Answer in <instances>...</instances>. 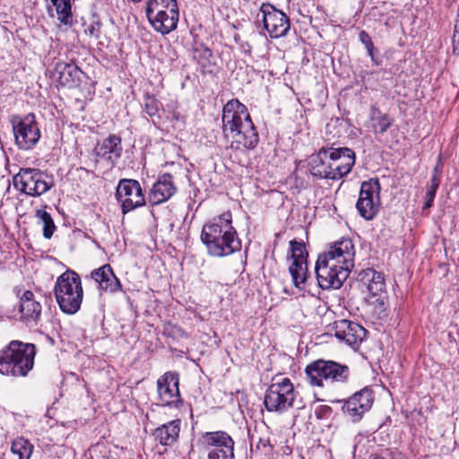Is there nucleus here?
Returning <instances> with one entry per match:
<instances>
[{
	"label": "nucleus",
	"mask_w": 459,
	"mask_h": 459,
	"mask_svg": "<svg viewBox=\"0 0 459 459\" xmlns=\"http://www.w3.org/2000/svg\"><path fill=\"white\" fill-rule=\"evenodd\" d=\"M55 71L60 85L68 88L79 85L82 71L76 65L59 62L56 65Z\"/></svg>",
	"instance_id": "22"
},
{
	"label": "nucleus",
	"mask_w": 459,
	"mask_h": 459,
	"mask_svg": "<svg viewBox=\"0 0 459 459\" xmlns=\"http://www.w3.org/2000/svg\"><path fill=\"white\" fill-rule=\"evenodd\" d=\"M200 446L204 449L234 450V441L224 431H212L204 433L199 439Z\"/></svg>",
	"instance_id": "21"
},
{
	"label": "nucleus",
	"mask_w": 459,
	"mask_h": 459,
	"mask_svg": "<svg viewBox=\"0 0 459 459\" xmlns=\"http://www.w3.org/2000/svg\"><path fill=\"white\" fill-rule=\"evenodd\" d=\"M177 192V186L173 177L169 173L159 176L153 184L150 194L149 202L152 205H158L171 198Z\"/></svg>",
	"instance_id": "19"
},
{
	"label": "nucleus",
	"mask_w": 459,
	"mask_h": 459,
	"mask_svg": "<svg viewBox=\"0 0 459 459\" xmlns=\"http://www.w3.org/2000/svg\"><path fill=\"white\" fill-rule=\"evenodd\" d=\"M131 1H132V2H134V3H140V2H142L143 0H131Z\"/></svg>",
	"instance_id": "45"
},
{
	"label": "nucleus",
	"mask_w": 459,
	"mask_h": 459,
	"mask_svg": "<svg viewBox=\"0 0 459 459\" xmlns=\"http://www.w3.org/2000/svg\"><path fill=\"white\" fill-rule=\"evenodd\" d=\"M51 12H52V8H50V7H49V8H48V13H50V15H51V16H54V14H53V13H51Z\"/></svg>",
	"instance_id": "44"
},
{
	"label": "nucleus",
	"mask_w": 459,
	"mask_h": 459,
	"mask_svg": "<svg viewBox=\"0 0 459 459\" xmlns=\"http://www.w3.org/2000/svg\"><path fill=\"white\" fill-rule=\"evenodd\" d=\"M446 266V264L445 263L440 264V267H441V268H442V267H444V268H445Z\"/></svg>",
	"instance_id": "46"
},
{
	"label": "nucleus",
	"mask_w": 459,
	"mask_h": 459,
	"mask_svg": "<svg viewBox=\"0 0 459 459\" xmlns=\"http://www.w3.org/2000/svg\"><path fill=\"white\" fill-rule=\"evenodd\" d=\"M352 260H316L315 271L322 289H339L348 278Z\"/></svg>",
	"instance_id": "9"
},
{
	"label": "nucleus",
	"mask_w": 459,
	"mask_h": 459,
	"mask_svg": "<svg viewBox=\"0 0 459 459\" xmlns=\"http://www.w3.org/2000/svg\"><path fill=\"white\" fill-rule=\"evenodd\" d=\"M33 445L26 438L18 437L12 442L11 452L18 459H30L33 453Z\"/></svg>",
	"instance_id": "30"
},
{
	"label": "nucleus",
	"mask_w": 459,
	"mask_h": 459,
	"mask_svg": "<svg viewBox=\"0 0 459 459\" xmlns=\"http://www.w3.org/2000/svg\"><path fill=\"white\" fill-rule=\"evenodd\" d=\"M91 277L99 288L106 292H115L120 289V283L108 264L92 271Z\"/></svg>",
	"instance_id": "23"
},
{
	"label": "nucleus",
	"mask_w": 459,
	"mask_h": 459,
	"mask_svg": "<svg viewBox=\"0 0 459 459\" xmlns=\"http://www.w3.org/2000/svg\"><path fill=\"white\" fill-rule=\"evenodd\" d=\"M57 20L64 25L73 22L71 0H50Z\"/></svg>",
	"instance_id": "29"
},
{
	"label": "nucleus",
	"mask_w": 459,
	"mask_h": 459,
	"mask_svg": "<svg viewBox=\"0 0 459 459\" xmlns=\"http://www.w3.org/2000/svg\"><path fill=\"white\" fill-rule=\"evenodd\" d=\"M373 403L374 393L372 389L365 387L351 396L345 402L342 409L353 422H357L370 410Z\"/></svg>",
	"instance_id": "16"
},
{
	"label": "nucleus",
	"mask_w": 459,
	"mask_h": 459,
	"mask_svg": "<svg viewBox=\"0 0 459 459\" xmlns=\"http://www.w3.org/2000/svg\"><path fill=\"white\" fill-rule=\"evenodd\" d=\"M297 392L290 378L278 377L273 379L266 390L264 404L268 411L283 413L293 406Z\"/></svg>",
	"instance_id": "8"
},
{
	"label": "nucleus",
	"mask_w": 459,
	"mask_h": 459,
	"mask_svg": "<svg viewBox=\"0 0 459 459\" xmlns=\"http://www.w3.org/2000/svg\"><path fill=\"white\" fill-rule=\"evenodd\" d=\"M201 239L214 256H226L241 251V242L232 226V214L230 211L205 222Z\"/></svg>",
	"instance_id": "2"
},
{
	"label": "nucleus",
	"mask_w": 459,
	"mask_h": 459,
	"mask_svg": "<svg viewBox=\"0 0 459 459\" xmlns=\"http://www.w3.org/2000/svg\"><path fill=\"white\" fill-rule=\"evenodd\" d=\"M36 347L31 343L12 341L0 351V374L26 377L33 368Z\"/></svg>",
	"instance_id": "4"
},
{
	"label": "nucleus",
	"mask_w": 459,
	"mask_h": 459,
	"mask_svg": "<svg viewBox=\"0 0 459 459\" xmlns=\"http://www.w3.org/2000/svg\"><path fill=\"white\" fill-rule=\"evenodd\" d=\"M204 53H205V55H207L208 56H212V51H211L209 48H205V49H204Z\"/></svg>",
	"instance_id": "42"
},
{
	"label": "nucleus",
	"mask_w": 459,
	"mask_h": 459,
	"mask_svg": "<svg viewBox=\"0 0 459 459\" xmlns=\"http://www.w3.org/2000/svg\"><path fill=\"white\" fill-rule=\"evenodd\" d=\"M441 169L438 166H436L433 171L432 177L437 176L438 179L441 180Z\"/></svg>",
	"instance_id": "39"
},
{
	"label": "nucleus",
	"mask_w": 459,
	"mask_h": 459,
	"mask_svg": "<svg viewBox=\"0 0 459 459\" xmlns=\"http://www.w3.org/2000/svg\"><path fill=\"white\" fill-rule=\"evenodd\" d=\"M354 255L355 250L352 241L350 238H342L330 247L327 254L324 255V257H322V255H319L317 258H335L342 256L343 258H351Z\"/></svg>",
	"instance_id": "27"
},
{
	"label": "nucleus",
	"mask_w": 459,
	"mask_h": 459,
	"mask_svg": "<svg viewBox=\"0 0 459 459\" xmlns=\"http://www.w3.org/2000/svg\"><path fill=\"white\" fill-rule=\"evenodd\" d=\"M234 450L211 449L208 453V459H233Z\"/></svg>",
	"instance_id": "35"
},
{
	"label": "nucleus",
	"mask_w": 459,
	"mask_h": 459,
	"mask_svg": "<svg viewBox=\"0 0 459 459\" xmlns=\"http://www.w3.org/2000/svg\"><path fill=\"white\" fill-rule=\"evenodd\" d=\"M290 258H307L308 252L303 241L291 240L290 242Z\"/></svg>",
	"instance_id": "32"
},
{
	"label": "nucleus",
	"mask_w": 459,
	"mask_h": 459,
	"mask_svg": "<svg viewBox=\"0 0 459 459\" xmlns=\"http://www.w3.org/2000/svg\"><path fill=\"white\" fill-rule=\"evenodd\" d=\"M440 185V179L437 178V176L431 177L430 186L428 187L426 197H429V199H434L437 194V191Z\"/></svg>",
	"instance_id": "37"
},
{
	"label": "nucleus",
	"mask_w": 459,
	"mask_h": 459,
	"mask_svg": "<svg viewBox=\"0 0 459 459\" xmlns=\"http://www.w3.org/2000/svg\"><path fill=\"white\" fill-rule=\"evenodd\" d=\"M54 294L64 313L75 314L80 309L83 299V289L78 273L67 270L59 275L54 286Z\"/></svg>",
	"instance_id": "5"
},
{
	"label": "nucleus",
	"mask_w": 459,
	"mask_h": 459,
	"mask_svg": "<svg viewBox=\"0 0 459 459\" xmlns=\"http://www.w3.org/2000/svg\"><path fill=\"white\" fill-rule=\"evenodd\" d=\"M381 186L377 178H371L361 184L356 208L365 220H372L379 211Z\"/></svg>",
	"instance_id": "13"
},
{
	"label": "nucleus",
	"mask_w": 459,
	"mask_h": 459,
	"mask_svg": "<svg viewBox=\"0 0 459 459\" xmlns=\"http://www.w3.org/2000/svg\"><path fill=\"white\" fill-rule=\"evenodd\" d=\"M359 38L360 42L365 46V48H366V49L368 51V54L370 56L372 62L375 65H378L379 62L375 57V55H374V44H373V41H372L371 37L369 36V34L367 31H365V30H361L359 32Z\"/></svg>",
	"instance_id": "34"
},
{
	"label": "nucleus",
	"mask_w": 459,
	"mask_h": 459,
	"mask_svg": "<svg viewBox=\"0 0 459 459\" xmlns=\"http://www.w3.org/2000/svg\"><path fill=\"white\" fill-rule=\"evenodd\" d=\"M294 286L303 290L310 275L307 260H293L289 267Z\"/></svg>",
	"instance_id": "26"
},
{
	"label": "nucleus",
	"mask_w": 459,
	"mask_h": 459,
	"mask_svg": "<svg viewBox=\"0 0 459 459\" xmlns=\"http://www.w3.org/2000/svg\"><path fill=\"white\" fill-rule=\"evenodd\" d=\"M356 154L348 147H323L309 159L310 173L320 178L340 180L351 173Z\"/></svg>",
	"instance_id": "3"
},
{
	"label": "nucleus",
	"mask_w": 459,
	"mask_h": 459,
	"mask_svg": "<svg viewBox=\"0 0 459 459\" xmlns=\"http://www.w3.org/2000/svg\"><path fill=\"white\" fill-rule=\"evenodd\" d=\"M260 16L264 28L272 39L284 37L290 30V23L289 17L282 11L276 9L271 4H262L259 13L257 14L258 20H260Z\"/></svg>",
	"instance_id": "14"
},
{
	"label": "nucleus",
	"mask_w": 459,
	"mask_h": 459,
	"mask_svg": "<svg viewBox=\"0 0 459 459\" xmlns=\"http://www.w3.org/2000/svg\"><path fill=\"white\" fill-rule=\"evenodd\" d=\"M305 372L308 383L313 386H324L325 383L343 382L349 376L348 367L323 359L309 363Z\"/></svg>",
	"instance_id": "10"
},
{
	"label": "nucleus",
	"mask_w": 459,
	"mask_h": 459,
	"mask_svg": "<svg viewBox=\"0 0 459 459\" xmlns=\"http://www.w3.org/2000/svg\"><path fill=\"white\" fill-rule=\"evenodd\" d=\"M394 118L380 108L372 105L369 109V124L371 131L375 135L384 134L391 127Z\"/></svg>",
	"instance_id": "25"
},
{
	"label": "nucleus",
	"mask_w": 459,
	"mask_h": 459,
	"mask_svg": "<svg viewBox=\"0 0 459 459\" xmlns=\"http://www.w3.org/2000/svg\"><path fill=\"white\" fill-rule=\"evenodd\" d=\"M16 189L31 196H39L53 186L51 178L39 169L21 168L13 177Z\"/></svg>",
	"instance_id": "11"
},
{
	"label": "nucleus",
	"mask_w": 459,
	"mask_h": 459,
	"mask_svg": "<svg viewBox=\"0 0 459 459\" xmlns=\"http://www.w3.org/2000/svg\"><path fill=\"white\" fill-rule=\"evenodd\" d=\"M36 217L39 219V223L42 225L43 236L46 238H50L56 230V225L50 213L45 210L39 209L36 211Z\"/></svg>",
	"instance_id": "31"
},
{
	"label": "nucleus",
	"mask_w": 459,
	"mask_h": 459,
	"mask_svg": "<svg viewBox=\"0 0 459 459\" xmlns=\"http://www.w3.org/2000/svg\"><path fill=\"white\" fill-rule=\"evenodd\" d=\"M15 144L21 150L32 149L40 139V130L34 114L13 115L10 117Z\"/></svg>",
	"instance_id": "12"
},
{
	"label": "nucleus",
	"mask_w": 459,
	"mask_h": 459,
	"mask_svg": "<svg viewBox=\"0 0 459 459\" xmlns=\"http://www.w3.org/2000/svg\"><path fill=\"white\" fill-rule=\"evenodd\" d=\"M89 30H90V33H91V34H93L94 27L92 26L91 28H90V29H89Z\"/></svg>",
	"instance_id": "43"
},
{
	"label": "nucleus",
	"mask_w": 459,
	"mask_h": 459,
	"mask_svg": "<svg viewBox=\"0 0 459 459\" xmlns=\"http://www.w3.org/2000/svg\"><path fill=\"white\" fill-rule=\"evenodd\" d=\"M453 53L455 55H459V7L457 10V15L455 21L453 32Z\"/></svg>",
	"instance_id": "36"
},
{
	"label": "nucleus",
	"mask_w": 459,
	"mask_h": 459,
	"mask_svg": "<svg viewBox=\"0 0 459 459\" xmlns=\"http://www.w3.org/2000/svg\"><path fill=\"white\" fill-rule=\"evenodd\" d=\"M173 120L177 122H185V117L176 109L171 112Z\"/></svg>",
	"instance_id": "38"
},
{
	"label": "nucleus",
	"mask_w": 459,
	"mask_h": 459,
	"mask_svg": "<svg viewBox=\"0 0 459 459\" xmlns=\"http://www.w3.org/2000/svg\"><path fill=\"white\" fill-rule=\"evenodd\" d=\"M222 132L230 140V148L237 151L253 150L259 136L247 108L238 100H229L222 108Z\"/></svg>",
	"instance_id": "1"
},
{
	"label": "nucleus",
	"mask_w": 459,
	"mask_h": 459,
	"mask_svg": "<svg viewBox=\"0 0 459 459\" xmlns=\"http://www.w3.org/2000/svg\"><path fill=\"white\" fill-rule=\"evenodd\" d=\"M122 141L118 135L110 134L108 137L103 140L100 147V154L106 156L108 155V159L112 156L119 158L122 152Z\"/></svg>",
	"instance_id": "28"
},
{
	"label": "nucleus",
	"mask_w": 459,
	"mask_h": 459,
	"mask_svg": "<svg viewBox=\"0 0 459 459\" xmlns=\"http://www.w3.org/2000/svg\"><path fill=\"white\" fill-rule=\"evenodd\" d=\"M358 280L366 289L365 301L375 312L382 313L387 308L388 296L384 274L373 268L361 270Z\"/></svg>",
	"instance_id": "7"
},
{
	"label": "nucleus",
	"mask_w": 459,
	"mask_h": 459,
	"mask_svg": "<svg viewBox=\"0 0 459 459\" xmlns=\"http://www.w3.org/2000/svg\"><path fill=\"white\" fill-rule=\"evenodd\" d=\"M145 14L152 28L162 35L177 29L179 19L177 0H146Z\"/></svg>",
	"instance_id": "6"
},
{
	"label": "nucleus",
	"mask_w": 459,
	"mask_h": 459,
	"mask_svg": "<svg viewBox=\"0 0 459 459\" xmlns=\"http://www.w3.org/2000/svg\"><path fill=\"white\" fill-rule=\"evenodd\" d=\"M64 427H68V428H71V429H75L76 426H77V422L76 421H69L67 422V425L63 423L62 424Z\"/></svg>",
	"instance_id": "41"
},
{
	"label": "nucleus",
	"mask_w": 459,
	"mask_h": 459,
	"mask_svg": "<svg viewBox=\"0 0 459 459\" xmlns=\"http://www.w3.org/2000/svg\"><path fill=\"white\" fill-rule=\"evenodd\" d=\"M334 335L352 349L357 350L366 338L367 331L358 323L340 320L334 323Z\"/></svg>",
	"instance_id": "17"
},
{
	"label": "nucleus",
	"mask_w": 459,
	"mask_h": 459,
	"mask_svg": "<svg viewBox=\"0 0 459 459\" xmlns=\"http://www.w3.org/2000/svg\"><path fill=\"white\" fill-rule=\"evenodd\" d=\"M117 198L121 203L123 213H127L145 204L140 183L134 179H121L117 187Z\"/></svg>",
	"instance_id": "15"
},
{
	"label": "nucleus",
	"mask_w": 459,
	"mask_h": 459,
	"mask_svg": "<svg viewBox=\"0 0 459 459\" xmlns=\"http://www.w3.org/2000/svg\"><path fill=\"white\" fill-rule=\"evenodd\" d=\"M19 312L21 318L26 321H36L41 314V304L30 290H24L19 298Z\"/></svg>",
	"instance_id": "20"
},
{
	"label": "nucleus",
	"mask_w": 459,
	"mask_h": 459,
	"mask_svg": "<svg viewBox=\"0 0 459 459\" xmlns=\"http://www.w3.org/2000/svg\"><path fill=\"white\" fill-rule=\"evenodd\" d=\"M158 394L160 403L166 406H177L181 403L178 389V376L167 372L158 379Z\"/></svg>",
	"instance_id": "18"
},
{
	"label": "nucleus",
	"mask_w": 459,
	"mask_h": 459,
	"mask_svg": "<svg viewBox=\"0 0 459 459\" xmlns=\"http://www.w3.org/2000/svg\"><path fill=\"white\" fill-rule=\"evenodd\" d=\"M180 432V420H173L158 427L153 433L162 446H170L177 441Z\"/></svg>",
	"instance_id": "24"
},
{
	"label": "nucleus",
	"mask_w": 459,
	"mask_h": 459,
	"mask_svg": "<svg viewBox=\"0 0 459 459\" xmlns=\"http://www.w3.org/2000/svg\"><path fill=\"white\" fill-rule=\"evenodd\" d=\"M143 100H144V111L150 117H154V116L158 115L161 104L155 98V96L147 93V94H145Z\"/></svg>",
	"instance_id": "33"
},
{
	"label": "nucleus",
	"mask_w": 459,
	"mask_h": 459,
	"mask_svg": "<svg viewBox=\"0 0 459 459\" xmlns=\"http://www.w3.org/2000/svg\"><path fill=\"white\" fill-rule=\"evenodd\" d=\"M426 199L424 209H429L433 205L434 199H429V197H426Z\"/></svg>",
	"instance_id": "40"
}]
</instances>
